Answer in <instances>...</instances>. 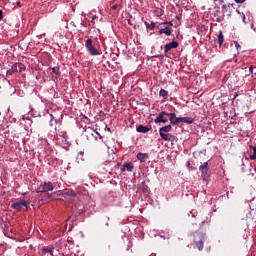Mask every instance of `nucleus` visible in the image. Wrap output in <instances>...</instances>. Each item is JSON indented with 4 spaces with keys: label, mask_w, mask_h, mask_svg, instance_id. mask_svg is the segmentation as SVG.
Listing matches in <instances>:
<instances>
[{
    "label": "nucleus",
    "mask_w": 256,
    "mask_h": 256,
    "mask_svg": "<svg viewBox=\"0 0 256 256\" xmlns=\"http://www.w3.org/2000/svg\"><path fill=\"white\" fill-rule=\"evenodd\" d=\"M85 219V208L83 205L72 206L69 212L68 221H83Z\"/></svg>",
    "instance_id": "f257e3e1"
},
{
    "label": "nucleus",
    "mask_w": 256,
    "mask_h": 256,
    "mask_svg": "<svg viewBox=\"0 0 256 256\" xmlns=\"http://www.w3.org/2000/svg\"><path fill=\"white\" fill-rule=\"evenodd\" d=\"M192 241L198 251H203V247H205V241H207V236L201 231H195L192 234Z\"/></svg>",
    "instance_id": "f03ea898"
},
{
    "label": "nucleus",
    "mask_w": 256,
    "mask_h": 256,
    "mask_svg": "<svg viewBox=\"0 0 256 256\" xmlns=\"http://www.w3.org/2000/svg\"><path fill=\"white\" fill-rule=\"evenodd\" d=\"M173 127L171 124L163 126L159 129V135L164 141H175L177 139V136L169 134V131H171ZM168 133V134H167Z\"/></svg>",
    "instance_id": "7ed1b4c3"
},
{
    "label": "nucleus",
    "mask_w": 256,
    "mask_h": 256,
    "mask_svg": "<svg viewBox=\"0 0 256 256\" xmlns=\"http://www.w3.org/2000/svg\"><path fill=\"white\" fill-rule=\"evenodd\" d=\"M226 11H227L226 4L222 5V9L217 7L213 13L214 21H217V23L223 22L225 20V12Z\"/></svg>",
    "instance_id": "20e7f679"
},
{
    "label": "nucleus",
    "mask_w": 256,
    "mask_h": 256,
    "mask_svg": "<svg viewBox=\"0 0 256 256\" xmlns=\"http://www.w3.org/2000/svg\"><path fill=\"white\" fill-rule=\"evenodd\" d=\"M55 189V186H53V182H44V184L40 185L36 189V193H47L49 191H53Z\"/></svg>",
    "instance_id": "39448f33"
},
{
    "label": "nucleus",
    "mask_w": 256,
    "mask_h": 256,
    "mask_svg": "<svg viewBox=\"0 0 256 256\" xmlns=\"http://www.w3.org/2000/svg\"><path fill=\"white\" fill-rule=\"evenodd\" d=\"M29 201L21 200L20 202H15L11 205L12 209H15L16 211H21L24 207V211H28L29 209Z\"/></svg>",
    "instance_id": "423d86ee"
},
{
    "label": "nucleus",
    "mask_w": 256,
    "mask_h": 256,
    "mask_svg": "<svg viewBox=\"0 0 256 256\" xmlns=\"http://www.w3.org/2000/svg\"><path fill=\"white\" fill-rule=\"evenodd\" d=\"M25 71V65L21 63H15L12 65L11 69L6 72L7 75H12L13 73H23Z\"/></svg>",
    "instance_id": "0eeeda50"
},
{
    "label": "nucleus",
    "mask_w": 256,
    "mask_h": 256,
    "mask_svg": "<svg viewBox=\"0 0 256 256\" xmlns=\"http://www.w3.org/2000/svg\"><path fill=\"white\" fill-rule=\"evenodd\" d=\"M87 51L90 53V55H99V52L97 51V48L93 46V40L87 39L85 43Z\"/></svg>",
    "instance_id": "6e6552de"
},
{
    "label": "nucleus",
    "mask_w": 256,
    "mask_h": 256,
    "mask_svg": "<svg viewBox=\"0 0 256 256\" xmlns=\"http://www.w3.org/2000/svg\"><path fill=\"white\" fill-rule=\"evenodd\" d=\"M53 251H55V247L53 246H44L39 250V255L41 256H54Z\"/></svg>",
    "instance_id": "1a4fd4ad"
},
{
    "label": "nucleus",
    "mask_w": 256,
    "mask_h": 256,
    "mask_svg": "<svg viewBox=\"0 0 256 256\" xmlns=\"http://www.w3.org/2000/svg\"><path fill=\"white\" fill-rule=\"evenodd\" d=\"M167 117H169V113L166 111H161L155 118L154 123H167L169 121Z\"/></svg>",
    "instance_id": "9d476101"
},
{
    "label": "nucleus",
    "mask_w": 256,
    "mask_h": 256,
    "mask_svg": "<svg viewBox=\"0 0 256 256\" xmlns=\"http://www.w3.org/2000/svg\"><path fill=\"white\" fill-rule=\"evenodd\" d=\"M199 171L202 173L203 180L206 181L209 177V163L205 162L199 167Z\"/></svg>",
    "instance_id": "9b49d317"
},
{
    "label": "nucleus",
    "mask_w": 256,
    "mask_h": 256,
    "mask_svg": "<svg viewBox=\"0 0 256 256\" xmlns=\"http://www.w3.org/2000/svg\"><path fill=\"white\" fill-rule=\"evenodd\" d=\"M177 47H179V42L173 40L164 46V53H169L171 49H177Z\"/></svg>",
    "instance_id": "f8f14e48"
},
{
    "label": "nucleus",
    "mask_w": 256,
    "mask_h": 256,
    "mask_svg": "<svg viewBox=\"0 0 256 256\" xmlns=\"http://www.w3.org/2000/svg\"><path fill=\"white\" fill-rule=\"evenodd\" d=\"M169 121L171 125H179L181 123V117H177L175 113H168Z\"/></svg>",
    "instance_id": "ddd939ff"
},
{
    "label": "nucleus",
    "mask_w": 256,
    "mask_h": 256,
    "mask_svg": "<svg viewBox=\"0 0 256 256\" xmlns=\"http://www.w3.org/2000/svg\"><path fill=\"white\" fill-rule=\"evenodd\" d=\"M171 33H173V28L166 26L159 30V35H166L167 37H170Z\"/></svg>",
    "instance_id": "4468645a"
},
{
    "label": "nucleus",
    "mask_w": 256,
    "mask_h": 256,
    "mask_svg": "<svg viewBox=\"0 0 256 256\" xmlns=\"http://www.w3.org/2000/svg\"><path fill=\"white\" fill-rule=\"evenodd\" d=\"M136 157H137V160L140 161V163H145V161L149 159V155L141 152L138 153Z\"/></svg>",
    "instance_id": "2eb2a0df"
},
{
    "label": "nucleus",
    "mask_w": 256,
    "mask_h": 256,
    "mask_svg": "<svg viewBox=\"0 0 256 256\" xmlns=\"http://www.w3.org/2000/svg\"><path fill=\"white\" fill-rule=\"evenodd\" d=\"M136 131L138 133H149V131H151V128H149L148 126H144V125H139L136 128Z\"/></svg>",
    "instance_id": "dca6fc26"
},
{
    "label": "nucleus",
    "mask_w": 256,
    "mask_h": 256,
    "mask_svg": "<svg viewBox=\"0 0 256 256\" xmlns=\"http://www.w3.org/2000/svg\"><path fill=\"white\" fill-rule=\"evenodd\" d=\"M195 119L191 117H180V123H188V125H191Z\"/></svg>",
    "instance_id": "f3484780"
},
{
    "label": "nucleus",
    "mask_w": 256,
    "mask_h": 256,
    "mask_svg": "<svg viewBox=\"0 0 256 256\" xmlns=\"http://www.w3.org/2000/svg\"><path fill=\"white\" fill-rule=\"evenodd\" d=\"M225 41V37L223 36V31H219V34H218V45L219 47H221L223 45Z\"/></svg>",
    "instance_id": "a211bd4d"
},
{
    "label": "nucleus",
    "mask_w": 256,
    "mask_h": 256,
    "mask_svg": "<svg viewBox=\"0 0 256 256\" xmlns=\"http://www.w3.org/2000/svg\"><path fill=\"white\" fill-rule=\"evenodd\" d=\"M124 169L131 172V171H133V169H135V166L133 165V163L129 162V163L124 164Z\"/></svg>",
    "instance_id": "6ab92c4d"
},
{
    "label": "nucleus",
    "mask_w": 256,
    "mask_h": 256,
    "mask_svg": "<svg viewBox=\"0 0 256 256\" xmlns=\"http://www.w3.org/2000/svg\"><path fill=\"white\" fill-rule=\"evenodd\" d=\"M159 95H160V97H163V99H167V97H169V92H167V90H165V89H161L159 91Z\"/></svg>",
    "instance_id": "aec40b11"
},
{
    "label": "nucleus",
    "mask_w": 256,
    "mask_h": 256,
    "mask_svg": "<svg viewBox=\"0 0 256 256\" xmlns=\"http://www.w3.org/2000/svg\"><path fill=\"white\" fill-rule=\"evenodd\" d=\"M250 149L253 151V154L250 155L249 157H250L251 161H255V159H256V147L255 146H250Z\"/></svg>",
    "instance_id": "412c9836"
},
{
    "label": "nucleus",
    "mask_w": 256,
    "mask_h": 256,
    "mask_svg": "<svg viewBox=\"0 0 256 256\" xmlns=\"http://www.w3.org/2000/svg\"><path fill=\"white\" fill-rule=\"evenodd\" d=\"M145 25L147 27V29H149L150 31H153V29H155V23L152 22L151 24L145 22Z\"/></svg>",
    "instance_id": "4be33fe9"
},
{
    "label": "nucleus",
    "mask_w": 256,
    "mask_h": 256,
    "mask_svg": "<svg viewBox=\"0 0 256 256\" xmlns=\"http://www.w3.org/2000/svg\"><path fill=\"white\" fill-rule=\"evenodd\" d=\"M52 73H54L55 75H59V67H53Z\"/></svg>",
    "instance_id": "5701e85b"
},
{
    "label": "nucleus",
    "mask_w": 256,
    "mask_h": 256,
    "mask_svg": "<svg viewBox=\"0 0 256 256\" xmlns=\"http://www.w3.org/2000/svg\"><path fill=\"white\" fill-rule=\"evenodd\" d=\"M233 43H234V45H235L237 51H239V49H241V45H239V42H237V41L234 40Z\"/></svg>",
    "instance_id": "b1692460"
},
{
    "label": "nucleus",
    "mask_w": 256,
    "mask_h": 256,
    "mask_svg": "<svg viewBox=\"0 0 256 256\" xmlns=\"http://www.w3.org/2000/svg\"><path fill=\"white\" fill-rule=\"evenodd\" d=\"M69 195H70V197H77V194H75V192H73V191H71V192L69 193Z\"/></svg>",
    "instance_id": "393cba45"
},
{
    "label": "nucleus",
    "mask_w": 256,
    "mask_h": 256,
    "mask_svg": "<svg viewBox=\"0 0 256 256\" xmlns=\"http://www.w3.org/2000/svg\"><path fill=\"white\" fill-rule=\"evenodd\" d=\"M0 21H3V10H0Z\"/></svg>",
    "instance_id": "a878e982"
},
{
    "label": "nucleus",
    "mask_w": 256,
    "mask_h": 256,
    "mask_svg": "<svg viewBox=\"0 0 256 256\" xmlns=\"http://www.w3.org/2000/svg\"><path fill=\"white\" fill-rule=\"evenodd\" d=\"M235 3H245L246 0H234Z\"/></svg>",
    "instance_id": "bb28decb"
},
{
    "label": "nucleus",
    "mask_w": 256,
    "mask_h": 256,
    "mask_svg": "<svg viewBox=\"0 0 256 256\" xmlns=\"http://www.w3.org/2000/svg\"><path fill=\"white\" fill-rule=\"evenodd\" d=\"M253 69H254L253 66L249 67V72L251 73V75H253Z\"/></svg>",
    "instance_id": "cd10ccee"
},
{
    "label": "nucleus",
    "mask_w": 256,
    "mask_h": 256,
    "mask_svg": "<svg viewBox=\"0 0 256 256\" xmlns=\"http://www.w3.org/2000/svg\"><path fill=\"white\" fill-rule=\"evenodd\" d=\"M45 197H47L48 199H50V197H53V194L47 193V194H45Z\"/></svg>",
    "instance_id": "c85d7f7f"
},
{
    "label": "nucleus",
    "mask_w": 256,
    "mask_h": 256,
    "mask_svg": "<svg viewBox=\"0 0 256 256\" xmlns=\"http://www.w3.org/2000/svg\"><path fill=\"white\" fill-rule=\"evenodd\" d=\"M117 4H115V5H113V6H111V9H113V11H115L116 9H117Z\"/></svg>",
    "instance_id": "c756f323"
},
{
    "label": "nucleus",
    "mask_w": 256,
    "mask_h": 256,
    "mask_svg": "<svg viewBox=\"0 0 256 256\" xmlns=\"http://www.w3.org/2000/svg\"><path fill=\"white\" fill-rule=\"evenodd\" d=\"M83 157V153L82 152H80L79 154H78V157Z\"/></svg>",
    "instance_id": "7c9ffc66"
},
{
    "label": "nucleus",
    "mask_w": 256,
    "mask_h": 256,
    "mask_svg": "<svg viewBox=\"0 0 256 256\" xmlns=\"http://www.w3.org/2000/svg\"><path fill=\"white\" fill-rule=\"evenodd\" d=\"M243 22H244V23H247V22H245V14H243Z\"/></svg>",
    "instance_id": "2f4dec72"
},
{
    "label": "nucleus",
    "mask_w": 256,
    "mask_h": 256,
    "mask_svg": "<svg viewBox=\"0 0 256 256\" xmlns=\"http://www.w3.org/2000/svg\"><path fill=\"white\" fill-rule=\"evenodd\" d=\"M84 117V119H87V116H83Z\"/></svg>",
    "instance_id": "473e14b6"
},
{
    "label": "nucleus",
    "mask_w": 256,
    "mask_h": 256,
    "mask_svg": "<svg viewBox=\"0 0 256 256\" xmlns=\"http://www.w3.org/2000/svg\"><path fill=\"white\" fill-rule=\"evenodd\" d=\"M170 23V25H173V23H171V22H169Z\"/></svg>",
    "instance_id": "72a5a7b5"
},
{
    "label": "nucleus",
    "mask_w": 256,
    "mask_h": 256,
    "mask_svg": "<svg viewBox=\"0 0 256 256\" xmlns=\"http://www.w3.org/2000/svg\"><path fill=\"white\" fill-rule=\"evenodd\" d=\"M191 164L188 162V166H190Z\"/></svg>",
    "instance_id": "f704fd0d"
},
{
    "label": "nucleus",
    "mask_w": 256,
    "mask_h": 256,
    "mask_svg": "<svg viewBox=\"0 0 256 256\" xmlns=\"http://www.w3.org/2000/svg\"><path fill=\"white\" fill-rule=\"evenodd\" d=\"M205 223V221L202 222V225Z\"/></svg>",
    "instance_id": "c9c22d12"
},
{
    "label": "nucleus",
    "mask_w": 256,
    "mask_h": 256,
    "mask_svg": "<svg viewBox=\"0 0 256 256\" xmlns=\"http://www.w3.org/2000/svg\"><path fill=\"white\" fill-rule=\"evenodd\" d=\"M251 78H253V74L251 75Z\"/></svg>",
    "instance_id": "e433bc0d"
}]
</instances>
